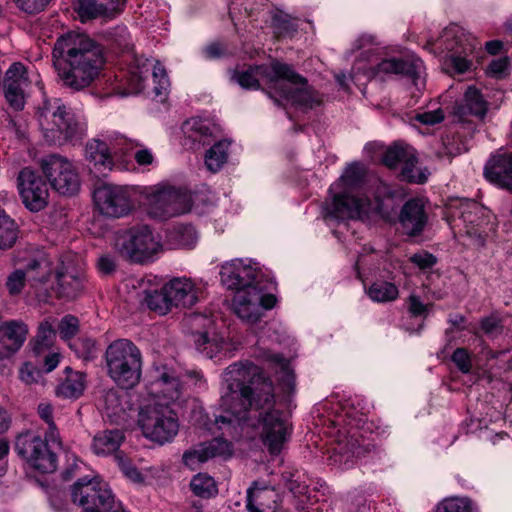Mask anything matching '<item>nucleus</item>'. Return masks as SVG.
Returning a JSON list of instances; mask_svg holds the SVG:
<instances>
[{"mask_svg": "<svg viewBox=\"0 0 512 512\" xmlns=\"http://www.w3.org/2000/svg\"><path fill=\"white\" fill-rule=\"evenodd\" d=\"M439 46L445 55V64L457 73H463L470 67L467 59L475 49L474 39L460 26L450 25L445 28L439 39Z\"/></svg>", "mask_w": 512, "mask_h": 512, "instance_id": "obj_14", "label": "nucleus"}, {"mask_svg": "<svg viewBox=\"0 0 512 512\" xmlns=\"http://www.w3.org/2000/svg\"><path fill=\"white\" fill-rule=\"evenodd\" d=\"M124 440V434L118 429L99 432L94 436L92 450L97 455H109L116 452Z\"/></svg>", "mask_w": 512, "mask_h": 512, "instance_id": "obj_34", "label": "nucleus"}, {"mask_svg": "<svg viewBox=\"0 0 512 512\" xmlns=\"http://www.w3.org/2000/svg\"><path fill=\"white\" fill-rule=\"evenodd\" d=\"M232 453L229 441L216 437L213 440L201 443L183 454L184 464L192 470L214 457H227Z\"/></svg>", "mask_w": 512, "mask_h": 512, "instance_id": "obj_27", "label": "nucleus"}, {"mask_svg": "<svg viewBox=\"0 0 512 512\" xmlns=\"http://www.w3.org/2000/svg\"><path fill=\"white\" fill-rule=\"evenodd\" d=\"M144 200L148 215L154 219L166 220L185 214L192 207L191 193L181 187L158 184L147 188Z\"/></svg>", "mask_w": 512, "mask_h": 512, "instance_id": "obj_10", "label": "nucleus"}, {"mask_svg": "<svg viewBox=\"0 0 512 512\" xmlns=\"http://www.w3.org/2000/svg\"><path fill=\"white\" fill-rule=\"evenodd\" d=\"M27 284L25 269H17L11 272L6 280L5 286L11 296L19 295Z\"/></svg>", "mask_w": 512, "mask_h": 512, "instance_id": "obj_50", "label": "nucleus"}, {"mask_svg": "<svg viewBox=\"0 0 512 512\" xmlns=\"http://www.w3.org/2000/svg\"><path fill=\"white\" fill-rule=\"evenodd\" d=\"M134 158L137 164L141 166L150 165L154 161V156L152 152L147 148H141L137 150L135 152Z\"/></svg>", "mask_w": 512, "mask_h": 512, "instance_id": "obj_64", "label": "nucleus"}, {"mask_svg": "<svg viewBox=\"0 0 512 512\" xmlns=\"http://www.w3.org/2000/svg\"><path fill=\"white\" fill-rule=\"evenodd\" d=\"M37 120L43 138L50 144L75 143L87 132L84 114L66 106L58 98L44 101L37 112Z\"/></svg>", "mask_w": 512, "mask_h": 512, "instance_id": "obj_6", "label": "nucleus"}, {"mask_svg": "<svg viewBox=\"0 0 512 512\" xmlns=\"http://www.w3.org/2000/svg\"><path fill=\"white\" fill-rule=\"evenodd\" d=\"M230 142L221 140L215 143L205 154V165L211 172H218L227 162Z\"/></svg>", "mask_w": 512, "mask_h": 512, "instance_id": "obj_38", "label": "nucleus"}, {"mask_svg": "<svg viewBox=\"0 0 512 512\" xmlns=\"http://www.w3.org/2000/svg\"><path fill=\"white\" fill-rule=\"evenodd\" d=\"M254 356L275 367L279 384L284 392L291 393L295 390V375L290 362L276 351L274 344H267V341L260 337L254 349Z\"/></svg>", "mask_w": 512, "mask_h": 512, "instance_id": "obj_26", "label": "nucleus"}, {"mask_svg": "<svg viewBox=\"0 0 512 512\" xmlns=\"http://www.w3.org/2000/svg\"><path fill=\"white\" fill-rule=\"evenodd\" d=\"M271 26L277 37H292L297 31L298 20L281 9L271 11Z\"/></svg>", "mask_w": 512, "mask_h": 512, "instance_id": "obj_36", "label": "nucleus"}, {"mask_svg": "<svg viewBox=\"0 0 512 512\" xmlns=\"http://www.w3.org/2000/svg\"><path fill=\"white\" fill-rule=\"evenodd\" d=\"M145 302L149 309L160 315L167 314L173 308L172 303L169 301L165 285L160 290L148 292L145 297Z\"/></svg>", "mask_w": 512, "mask_h": 512, "instance_id": "obj_44", "label": "nucleus"}, {"mask_svg": "<svg viewBox=\"0 0 512 512\" xmlns=\"http://www.w3.org/2000/svg\"><path fill=\"white\" fill-rule=\"evenodd\" d=\"M17 239V227L13 219L0 208V249L10 248Z\"/></svg>", "mask_w": 512, "mask_h": 512, "instance_id": "obj_43", "label": "nucleus"}, {"mask_svg": "<svg viewBox=\"0 0 512 512\" xmlns=\"http://www.w3.org/2000/svg\"><path fill=\"white\" fill-rule=\"evenodd\" d=\"M410 260L421 269L430 268L436 263V258L428 252L416 253Z\"/></svg>", "mask_w": 512, "mask_h": 512, "instance_id": "obj_60", "label": "nucleus"}, {"mask_svg": "<svg viewBox=\"0 0 512 512\" xmlns=\"http://www.w3.org/2000/svg\"><path fill=\"white\" fill-rule=\"evenodd\" d=\"M104 411L106 416L116 424H122L127 421L131 404L127 393H119L111 389L103 396Z\"/></svg>", "mask_w": 512, "mask_h": 512, "instance_id": "obj_31", "label": "nucleus"}, {"mask_svg": "<svg viewBox=\"0 0 512 512\" xmlns=\"http://www.w3.org/2000/svg\"><path fill=\"white\" fill-rule=\"evenodd\" d=\"M159 395L140 407L138 425L143 435L156 443L165 444L173 440L179 431L175 413L166 404L158 401Z\"/></svg>", "mask_w": 512, "mask_h": 512, "instance_id": "obj_9", "label": "nucleus"}, {"mask_svg": "<svg viewBox=\"0 0 512 512\" xmlns=\"http://www.w3.org/2000/svg\"><path fill=\"white\" fill-rule=\"evenodd\" d=\"M18 187L22 201L30 211H40L47 205L46 182L34 171L23 169L18 177Z\"/></svg>", "mask_w": 512, "mask_h": 512, "instance_id": "obj_24", "label": "nucleus"}, {"mask_svg": "<svg viewBox=\"0 0 512 512\" xmlns=\"http://www.w3.org/2000/svg\"><path fill=\"white\" fill-rule=\"evenodd\" d=\"M277 493L274 489L268 487H258L255 483L247 491L246 507L249 512H276Z\"/></svg>", "mask_w": 512, "mask_h": 512, "instance_id": "obj_32", "label": "nucleus"}, {"mask_svg": "<svg viewBox=\"0 0 512 512\" xmlns=\"http://www.w3.org/2000/svg\"><path fill=\"white\" fill-rule=\"evenodd\" d=\"M425 203L421 198L408 200L402 207L399 222L404 231L414 236L421 233L427 223Z\"/></svg>", "mask_w": 512, "mask_h": 512, "instance_id": "obj_30", "label": "nucleus"}, {"mask_svg": "<svg viewBox=\"0 0 512 512\" xmlns=\"http://www.w3.org/2000/svg\"><path fill=\"white\" fill-rule=\"evenodd\" d=\"M39 377V371L29 363H25L20 369V379L26 384L37 382Z\"/></svg>", "mask_w": 512, "mask_h": 512, "instance_id": "obj_61", "label": "nucleus"}, {"mask_svg": "<svg viewBox=\"0 0 512 512\" xmlns=\"http://www.w3.org/2000/svg\"><path fill=\"white\" fill-rule=\"evenodd\" d=\"M412 151L413 149L410 147L394 145L386 150L383 162L389 168H397L398 166H401Z\"/></svg>", "mask_w": 512, "mask_h": 512, "instance_id": "obj_48", "label": "nucleus"}, {"mask_svg": "<svg viewBox=\"0 0 512 512\" xmlns=\"http://www.w3.org/2000/svg\"><path fill=\"white\" fill-rule=\"evenodd\" d=\"M168 298L173 307L190 308L201 296V288L190 278L175 277L165 283Z\"/></svg>", "mask_w": 512, "mask_h": 512, "instance_id": "obj_28", "label": "nucleus"}, {"mask_svg": "<svg viewBox=\"0 0 512 512\" xmlns=\"http://www.w3.org/2000/svg\"><path fill=\"white\" fill-rule=\"evenodd\" d=\"M15 449L31 467L42 472L51 473L57 468V458L41 437L27 432L17 437Z\"/></svg>", "mask_w": 512, "mask_h": 512, "instance_id": "obj_17", "label": "nucleus"}, {"mask_svg": "<svg viewBox=\"0 0 512 512\" xmlns=\"http://www.w3.org/2000/svg\"><path fill=\"white\" fill-rule=\"evenodd\" d=\"M190 488L192 492L201 498H211L218 493L215 480L206 473H198L191 482Z\"/></svg>", "mask_w": 512, "mask_h": 512, "instance_id": "obj_42", "label": "nucleus"}, {"mask_svg": "<svg viewBox=\"0 0 512 512\" xmlns=\"http://www.w3.org/2000/svg\"><path fill=\"white\" fill-rule=\"evenodd\" d=\"M220 281L229 290L237 291L259 285L256 263L250 258H235L220 267Z\"/></svg>", "mask_w": 512, "mask_h": 512, "instance_id": "obj_21", "label": "nucleus"}, {"mask_svg": "<svg viewBox=\"0 0 512 512\" xmlns=\"http://www.w3.org/2000/svg\"><path fill=\"white\" fill-rule=\"evenodd\" d=\"M53 61L64 84L80 90L99 75L104 57L101 47L88 35L70 32L56 41Z\"/></svg>", "mask_w": 512, "mask_h": 512, "instance_id": "obj_4", "label": "nucleus"}, {"mask_svg": "<svg viewBox=\"0 0 512 512\" xmlns=\"http://www.w3.org/2000/svg\"><path fill=\"white\" fill-rule=\"evenodd\" d=\"M330 410L327 422L333 431L329 433L338 437L337 447L330 457L331 463L342 469L352 468L369 452L359 443L358 435L365 422V414L350 399L331 404Z\"/></svg>", "mask_w": 512, "mask_h": 512, "instance_id": "obj_5", "label": "nucleus"}, {"mask_svg": "<svg viewBox=\"0 0 512 512\" xmlns=\"http://www.w3.org/2000/svg\"><path fill=\"white\" fill-rule=\"evenodd\" d=\"M507 69H508V59L507 58H499V59L493 60L488 67L489 73L496 78L503 77L506 74Z\"/></svg>", "mask_w": 512, "mask_h": 512, "instance_id": "obj_62", "label": "nucleus"}, {"mask_svg": "<svg viewBox=\"0 0 512 512\" xmlns=\"http://www.w3.org/2000/svg\"><path fill=\"white\" fill-rule=\"evenodd\" d=\"M366 293L373 302L384 303L397 299L399 290L394 283L376 281L370 285Z\"/></svg>", "mask_w": 512, "mask_h": 512, "instance_id": "obj_41", "label": "nucleus"}, {"mask_svg": "<svg viewBox=\"0 0 512 512\" xmlns=\"http://www.w3.org/2000/svg\"><path fill=\"white\" fill-rule=\"evenodd\" d=\"M36 85L42 89L39 73L31 66L14 62L7 69L3 80V92L7 103L16 111L24 108L29 88Z\"/></svg>", "mask_w": 512, "mask_h": 512, "instance_id": "obj_12", "label": "nucleus"}, {"mask_svg": "<svg viewBox=\"0 0 512 512\" xmlns=\"http://www.w3.org/2000/svg\"><path fill=\"white\" fill-rule=\"evenodd\" d=\"M464 103L467 110L476 116H484L487 111V104L481 93L475 87H469L464 96Z\"/></svg>", "mask_w": 512, "mask_h": 512, "instance_id": "obj_46", "label": "nucleus"}, {"mask_svg": "<svg viewBox=\"0 0 512 512\" xmlns=\"http://www.w3.org/2000/svg\"><path fill=\"white\" fill-rule=\"evenodd\" d=\"M152 75L153 92L155 97L163 101L166 98L169 80L165 68L153 59H136L130 72L132 93H140L146 87V81Z\"/></svg>", "mask_w": 512, "mask_h": 512, "instance_id": "obj_19", "label": "nucleus"}, {"mask_svg": "<svg viewBox=\"0 0 512 512\" xmlns=\"http://www.w3.org/2000/svg\"><path fill=\"white\" fill-rule=\"evenodd\" d=\"M73 503L83 512H121L122 504L115 500L109 485L99 476H84L71 487Z\"/></svg>", "mask_w": 512, "mask_h": 512, "instance_id": "obj_11", "label": "nucleus"}, {"mask_svg": "<svg viewBox=\"0 0 512 512\" xmlns=\"http://www.w3.org/2000/svg\"><path fill=\"white\" fill-rule=\"evenodd\" d=\"M452 361L462 373L470 372L471 356L465 348H457L452 354Z\"/></svg>", "mask_w": 512, "mask_h": 512, "instance_id": "obj_55", "label": "nucleus"}, {"mask_svg": "<svg viewBox=\"0 0 512 512\" xmlns=\"http://www.w3.org/2000/svg\"><path fill=\"white\" fill-rule=\"evenodd\" d=\"M408 310L413 316H424L428 312V305L419 296L411 294L408 298Z\"/></svg>", "mask_w": 512, "mask_h": 512, "instance_id": "obj_58", "label": "nucleus"}, {"mask_svg": "<svg viewBox=\"0 0 512 512\" xmlns=\"http://www.w3.org/2000/svg\"><path fill=\"white\" fill-rule=\"evenodd\" d=\"M416 163L417 159L413 150L401 164V177L403 180L421 184L427 180V175L417 169Z\"/></svg>", "mask_w": 512, "mask_h": 512, "instance_id": "obj_45", "label": "nucleus"}, {"mask_svg": "<svg viewBox=\"0 0 512 512\" xmlns=\"http://www.w3.org/2000/svg\"><path fill=\"white\" fill-rule=\"evenodd\" d=\"M231 79L242 88L253 90L260 87V82H265L270 97L283 107L291 106L306 111L321 103L318 93L304 78L296 74L289 65L278 61L269 65L234 70Z\"/></svg>", "mask_w": 512, "mask_h": 512, "instance_id": "obj_3", "label": "nucleus"}, {"mask_svg": "<svg viewBox=\"0 0 512 512\" xmlns=\"http://www.w3.org/2000/svg\"><path fill=\"white\" fill-rule=\"evenodd\" d=\"M95 341L89 338L77 339L70 344L79 357L90 359L95 353Z\"/></svg>", "mask_w": 512, "mask_h": 512, "instance_id": "obj_54", "label": "nucleus"}, {"mask_svg": "<svg viewBox=\"0 0 512 512\" xmlns=\"http://www.w3.org/2000/svg\"><path fill=\"white\" fill-rule=\"evenodd\" d=\"M422 61L417 59L412 63H408L395 58L384 59L377 65H370L369 67L362 66L361 61H358L352 69V76L356 77L362 73L367 80L373 77L379 76L384 77L392 74H404L413 78L415 85L418 86L419 82L422 84L421 79Z\"/></svg>", "mask_w": 512, "mask_h": 512, "instance_id": "obj_20", "label": "nucleus"}, {"mask_svg": "<svg viewBox=\"0 0 512 512\" xmlns=\"http://www.w3.org/2000/svg\"><path fill=\"white\" fill-rule=\"evenodd\" d=\"M105 367L110 379L122 389H132L141 380L143 359L140 349L129 339H117L106 348Z\"/></svg>", "mask_w": 512, "mask_h": 512, "instance_id": "obj_7", "label": "nucleus"}, {"mask_svg": "<svg viewBox=\"0 0 512 512\" xmlns=\"http://www.w3.org/2000/svg\"><path fill=\"white\" fill-rule=\"evenodd\" d=\"M182 129L193 141H201L204 137L212 136L216 127L208 119L193 117L184 122Z\"/></svg>", "mask_w": 512, "mask_h": 512, "instance_id": "obj_39", "label": "nucleus"}, {"mask_svg": "<svg viewBox=\"0 0 512 512\" xmlns=\"http://www.w3.org/2000/svg\"><path fill=\"white\" fill-rule=\"evenodd\" d=\"M56 336L52 322L49 320L43 321L39 327L35 337V351L40 353L43 349L52 345Z\"/></svg>", "mask_w": 512, "mask_h": 512, "instance_id": "obj_47", "label": "nucleus"}, {"mask_svg": "<svg viewBox=\"0 0 512 512\" xmlns=\"http://www.w3.org/2000/svg\"><path fill=\"white\" fill-rule=\"evenodd\" d=\"M484 175L492 184L512 190V153L492 156L485 165Z\"/></svg>", "mask_w": 512, "mask_h": 512, "instance_id": "obj_29", "label": "nucleus"}, {"mask_svg": "<svg viewBox=\"0 0 512 512\" xmlns=\"http://www.w3.org/2000/svg\"><path fill=\"white\" fill-rule=\"evenodd\" d=\"M93 203L100 215L111 219L126 217L135 209L131 189L113 183L96 186L93 191Z\"/></svg>", "mask_w": 512, "mask_h": 512, "instance_id": "obj_13", "label": "nucleus"}, {"mask_svg": "<svg viewBox=\"0 0 512 512\" xmlns=\"http://www.w3.org/2000/svg\"><path fill=\"white\" fill-rule=\"evenodd\" d=\"M57 266L47 256H41L30 262L25 268L27 284L31 293L41 302H47L54 289V276Z\"/></svg>", "mask_w": 512, "mask_h": 512, "instance_id": "obj_22", "label": "nucleus"}, {"mask_svg": "<svg viewBox=\"0 0 512 512\" xmlns=\"http://www.w3.org/2000/svg\"><path fill=\"white\" fill-rule=\"evenodd\" d=\"M365 167L359 162L347 166L340 178L329 188L330 200L326 201L324 213L326 219L369 220L379 216L384 220H392L397 213V204L389 187L379 182L374 201L368 197L353 194L362 182Z\"/></svg>", "mask_w": 512, "mask_h": 512, "instance_id": "obj_2", "label": "nucleus"}, {"mask_svg": "<svg viewBox=\"0 0 512 512\" xmlns=\"http://www.w3.org/2000/svg\"><path fill=\"white\" fill-rule=\"evenodd\" d=\"M377 256L374 253L362 254L358 257L355 270L357 277L364 282L365 279L375 270V261Z\"/></svg>", "mask_w": 512, "mask_h": 512, "instance_id": "obj_51", "label": "nucleus"}, {"mask_svg": "<svg viewBox=\"0 0 512 512\" xmlns=\"http://www.w3.org/2000/svg\"><path fill=\"white\" fill-rule=\"evenodd\" d=\"M78 328V319L72 315L64 316L58 326L60 336L64 340H70L74 337L78 332Z\"/></svg>", "mask_w": 512, "mask_h": 512, "instance_id": "obj_53", "label": "nucleus"}, {"mask_svg": "<svg viewBox=\"0 0 512 512\" xmlns=\"http://www.w3.org/2000/svg\"><path fill=\"white\" fill-rule=\"evenodd\" d=\"M113 247L120 257L137 264L153 262L163 251L160 236L148 225H137L117 231Z\"/></svg>", "mask_w": 512, "mask_h": 512, "instance_id": "obj_8", "label": "nucleus"}, {"mask_svg": "<svg viewBox=\"0 0 512 512\" xmlns=\"http://www.w3.org/2000/svg\"><path fill=\"white\" fill-rule=\"evenodd\" d=\"M443 119L444 113L440 108L431 111L420 112L415 116V120L424 125H434L442 122Z\"/></svg>", "mask_w": 512, "mask_h": 512, "instance_id": "obj_56", "label": "nucleus"}, {"mask_svg": "<svg viewBox=\"0 0 512 512\" xmlns=\"http://www.w3.org/2000/svg\"><path fill=\"white\" fill-rule=\"evenodd\" d=\"M116 9L115 2L104 5L103 2L98 3L96 0H79L77 12L81 21L86 22L98 17L113 18V11Z\"/></svg>", "mask_w": 512, "mask_h": 512, "instance_id": "obj_35", "label": "nucleus"}, {"mask_svg": "<svg viewBox=\"0 0 512 512\" xmlns=\"http://www.w3.org/2000/svg\"><path fill=\"white\" fill-rule=\"evenodd\" d=\"M222 382L217 428L235 437L246 423L249 408L260 409L261 440L271 455H278L291 436L292 424L282 411L270 408L274 402L272 381L257 366L238 362L225 369Z\"/></svg>", "mask_w": 512, "mask_h": 512, "instance_id": "obj_1", "label": "nucleus"}, {"mask_svg": "<svg viewBox=\"0 0 512 512\" xmlns=\"http://www.w3.org/2000/svg\"><path fill=\"white\" fill-rule=\"evenodd\" d=\"M49 0H15L20 9L27 13H35L42 10Z\"/></svg>", "mask_w": 512, "mask_h": 512, "instance_id": "obj_59", "label": "nucleus"}, {"mask_svg": "<svg viewBox=\"0 0 512 512\" xmlns=\"http://www.w3.org/2000/svg\"><path fill=\"white\" fill-rule=\"evenodd\" d=\"M153 385L158 388L155 389L154 394L161 393L163 398L168 400H176L180 394V382L174 372L165 366L156 367L154 371Z\"/></svg>", "mask_w": 512, "mask_h": 512, "instance_id": "obj_33", "label": "nucleus"}, {"mask_svg": "<svg viewBox=\"0 0 512 512\" xmlns=\"http://www.w3.org/2000/svg\"><path fill=\"white\" fill-rule=\"evenodd\" d=\"M481 328L489 336H497L502 331L501 320L496 315H490L481 321Z\"/></svg>", "mask_w": 512, "mask_h": 512, "instance_id": "obj_57", "label": "nucleus"}, {"mask_svg": "<svg viewBox=\"0 0 512 512\" xmlns=\"http://www.w3.org/2000/svg\"><path fill=\"white\" fill-rule=\"evenodd\" d=\"M86 276L83 268L70 261L57 265L54 276V289L51 295L68 300L78 297L85 288Z\"/></svg>", "mask_w": 512, "mask_h": 512, "instance_id": "obj_23", "label": "nucleus"}, {"mask_svg": "<svg viewBox=\"0 0 512 512\" xmlns=\"http://www.w3.org/2000/svg\"><path fill=\"white\" fill-rule=\"evenodd\" d=\"M85 389V375L81 372H71L57 387L58 396L65 398H78Z\"/></svg>", "mask_w": 512, "mask_h": 512, "instance_id": "obj_40", "label": "nucleus"}, {"mask_svg": "<svg viewBox=\"0 0 512 512\" xmlns=\"http://www.w3.org/2000/svg\"><path fill=\"white\" fill-rule=\"evenodd\" d=\"M197 350L209 359L217 361L231 357L238 349L239 343L226 333V331H207L195 336Z\"/></svg>", "mask_w": 512, "mask_h": 512, "instance_id": "obj_25", "label": "nucleus"}, {"mask_svg": "<svg viewBox=\"0 0 512 512\" xmlns=\"http://www.w3.org/2000/svg\"><path fill=\"white\" fill-rule=\"evenodd\" d=\"M198 240L195 228L191 225L175 227L168 236V243L172 249H191Z\"/></svg>", "mask_w": 512, "mask_h": 512, "instance_id": "obj_37", "label": "nucleus"}, {"mask_svg": "<svg viewBox=\"0 0 512 512\" xmlns=\"http://www.w3.org/2000/svg\"><path fill=\"white\" fill-rule=\"evenodd\" d=\"M140 146L137 141L124 136L118 138L116 144L94 138L86 143L85 158L89 162L91 170L104 175L113 169L114 159L112 153H116L118 147L124 150V152H128L134 147Z\"/></svg>", "mask_w": 512, "mask_h": 512, "instance_id": "obj_18", "label": "nucleus"}, {"mask_svg": "<svg viewBox=\"0 0 512 512\" xmlns=\"http://www.w3.org/2000/svg\"><path fill=\"white\" fill-rule=\"evenodd\" d=\"M118 464L124 475L134 482L141 481V474L139 471L128 461L118 457Z\"/></svg>", "mask_w": 512, "mask_h": 512, "instance_id": "obj_63", "label": "nucleus"}, {"mask_svg": "<svg viewBox=\"0 0 512 512\" xmlns=\"http://www.w3.org/2000/svg\"><path fill=\"white\" fill-rule=\"evenodd\" d=\"M38 413L41 419H43L48 425V436L50 437V440L52 442H58V433L56 430L55 423L53 421V408L51 404L47 402L40 403L38 405Z\"/></svg>", "mask_w": 512, "mask_h": 512, "instance_id": "obj_52", "label": "nucleus"}, {"mask_svg": "<svg viewBox=\"0 0 512 512\" xmlns=\"http://www.w3.org/2000/svg\"><path fill=\"white\" fill-rule=\"evenodd\" d=\"M42 170L52 188L62 195H74L80 189V177L75 165L66 157L52 154L42 160Z\"/></svg>", "mask_w": 512, "mask_h": 512, "instance_id": "obj_16", "label": "nucleus"}, {"mask_svg": "<svg viewBox=\"0 0 512 512\" xmlns=\"http://www.w3.org/2000/svg\"><path fill=\"white\" fill-rule=\"evenodd\" d=\"M437 512H472V504L467 498L451 497L438 505Z\"/></svg>", "mask_w": 512, "mask_h": 512, "instance_id": "obj_49", "label": "nucleus"}, {"mask_svg": "<svg viewBox=\"0 0 512 512\" xmlns=\"http://www.w3.org/2000/svg\"><path fill=\"white\" fill-rule=\"evenodd\" d=\"M277 300L273 294L264 293L259 285L235 291L231 307L243 322L256 323L264 310L272 309Z\"/></svg>", "mask_w": 512, "mask_h": 512, "instance_id": "obj_15", "label": "nucleus"}]
</instances>
